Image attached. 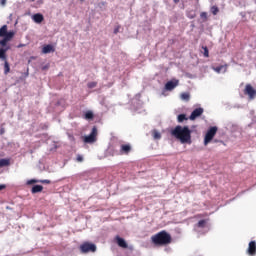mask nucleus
Returning a JSON list of instances; mask_svg holds the SVG:
<instances>
[{
	"label": "nucleus",
	"instance_id": "nucleus-1",
	"mask_svg": "<svg viewBox=\"0 0 256 256\" xmlns=\"http://www.w3.org/2000/svg\"><path fill=\"white\" fill-rule=\"evenodd\" d=\"M171 135L178 139L180 143L185 144L188 143L191 145V130L187 126H176L172 131Z\"/></svg>",
	"mask_w": 256,
	"mask_h": 256
},
{
	"label": "nucleus",
	"instance_id": "nucleus-2",
	"mask_svg": "<svg viewBox=\"0 0 256 256\" xmlns=\"http://www.w3.org/2000/svg\"><path fill=\"white\" fill-rule=\"evenodd\" d=\"M151 241L154 245H157L158 247H163V245H170V243L173 241V238L171 237V234H169L167 231L162 230L153 235L151 237Z\"/></svg>",
	"mask_w": 256,
	"mask_h": 256
},
{
	"label": "nucleus",
	"instance_id": "nucleus-3",
	"mask_svg": "<svg viewBox=\"0 0 256 256\" xmlns=\"http://www.w3.org/2000/svg\"><path fill=\"white\" fill-rule=\"evenodd\" d=\"M218 128L217 126H212L208 129L206 132V135L204 137V145L207 146L211 141H213L215 135H217Z\"/></svg>",
	"mask_w": 256,
	"mask_h": 256
},
{
	"label": "nucleus",
	"instance_id": "nucleus-4",
	"mask_svg": "<svg viewBox=\"0 0 256 256\" xmlns=\"http://www.w3.org/2000/svg\"><path fill=\"white\" fill-rule=\"evenodd\" d=\"M81 253H95L97 251V246L90 242H84L80 246Z\"/></svg>",
	"mask_w": 256,
	"mask_h": 256
},
{
	"label": "nucleus",
	"instance_id": "nucleus-5",
	"mask_svg": "<svg viewBox=\"0 0 256 256\" xmlns=\"http://www.w3.org/2000/svg\"><path fill=\"white\" fill-rule=\"evenodd\" d=\"M84 143H95L97 141V127H93L90 135L85 136L83 139Z\"/></svg>",
	"mask_w": 256,
	"mask_h": 256
},
{
	"label": "nucleus",
	"instance_id": "nucleus-6",
	"mask_svg": "<svg viewBox=\"0 0 256 256\" xmlns=\"http://www.w3.org/2000/svg\"><path fill=\"white\" fill-rule=\"evenodd\" d=\"M244 95H248L249 99H255L256 97V90H254L251 84H247L244 89Z\"/></svg>",
	"mask_w": 256,
	"mask_h": 256
},
{
	"label": "nucleus",
	"instance_id": "nucleus-7",
	"mask_svg": "<svg viewBox=\"0 0 256 256\" xmlns=\"http://www.w3.org/2000/svg\"><path fill=\"white\" fill-rule=\"evenodd\" d=\"M132 149L131 144H121L119 153L120 155H129Z\"/></svg>",
	"mask_w": 256,
	"mask_h": 256
},
{
	"label": "nucleus",
	"instance_id": "nucleus-8",
	"mask_svg": "<svg viewBox=\"0 0 256 256\" xmlns=\"http://www.w3.org/2000/svg\"><path fill=\"white\" fill-rule=\"evenodd\" d=\"M179 85V80L173 79L165 84L166 91H173Z\"/></svg>",
	"mask_w": 256,
	"mask_h": 256
},
{
	"label": "nucleus",
	"instance_id": "nucleus-9",
	"mask_svg": "<svg viewBox=\"0 0 256 256\" xmlns=\"http://www.w3.org/2000/svg\"><path fill=\"white\" fill-rule=\"evenodd\" d=\"M203 111V108L194 109L189 117L190 121H195L197 117H201V115H203Z\"/></svg>",
	"mask_w": 256,
	"mask_h": 256
},
{
	"label": "nucleus",
	"instance_id": "nucleus-10",
	"mask_svg": "<svg viewBox=\"0 0 256 256\" xmlns=\"http://www.w3.org/2000/svg\"><path fill=\"white\" fill-rule=\"evenodd\" d=\"M115 241H116L118 247H121L122 249H127L129 247L127 245V242L125 241V239L121 238L120 236H116Z\"/></svg>",
	"mask_w": 256,
	"mask_h": 256
},
{
	"label": "nucleus",
	"instance_id": "nucleus-11",
	"mask_svg": "<svg viewBox=\"0 0 256 256\" xmlns=\"http://www.w3.org/2000/svg\"><path fill=\"white\" fill-rule=\"evenodd\" d=\"M34 23L41 24L45 21V17L41 13H36L32 16Z\"/></svg>",
	"mask_w": 256,
	"mask_h": 256
},
{
	"label": "nucleus",
	"instance_id": "nucleus-12",
	"mask_svg": "<svg viewBox=\"0 0 256 256\" xmlns=\"http://www.w3.org/2000/svg\"><path fill=\"white\" fill-rule=\"evenodd\" d=\"M247 252H248V255H251V256L256 255V242L255 241H251L249 243Z\"/></svg>",
	"mask_w": 256,
	"mask_h": 256
},
{
	"label": "nucleus",
	"instance_id": "nucleus-13",
	"mask_svg": "<svg viewBox=\"0 0 256 256\" xmlns=\"http://www.w3.org/2000/svg\"><path fill=\"white\" fill-rule=\"evenodd\" d=\"M42 53H44V55H47V53H55V47L51 44L45 45L42 48Z\"/></svg>",
	"mask_w": 256,
	"mask_h": 256
},
{
	"label": "nucleus",
	"instance_id": "nucleus-14",
	"mask_svg": "<svg viewBox=\"0 0 256 256\" xmlns=\"http://www.w3.org/2000/svg\"><path fill=\"white\" fill-rule=\"evenodd\" d=\"M207 223H209V219L200 220L196 224V227H198L199 229H205V227H207Z\"/></svg>",
	"mask_w": 256,
	"mask_h": 256
},
{
	"label": "nucleus",
	"instance_id": "nucleus-15",
	"mask_svg": "<svg viewBox=\"0 0 256 256\" xmlns=\"http://www.w3.org/2000/svg\"><path fill=\"white\" fill-rule=\"evenodd\" d=\"M227 67H228V65L225 64V65H221V66L215 67V68H213V70L216 73H221V71H223V69H224V73H227Z\"/></svg>",
	"mask_w": 256,
	"mask_h": 256
},
{
	"label": "nucleus",
	"instance_id": "nucleus-16",
	"mask_svg": "<svg viewBox=\"0 0 256 256\" xmlns=\"http://www.w3.org/2000/svg\"><path fill=\"white\" fill-rule=\"evenodd\" d=\"M9 165H11L10 159H0V167H9Z\"/></svg>",
	"mask_w": 256,
	"mask_h": 256
},
{
	"label": "nucleus",
	"instance_id": "nucleus-17",
	"mask_svg": "<svg viewBox=\"0 0 256 256\" xmlns=\"http://www.w3.org/2000/svg\"><path fill=\"white\" fill-rule=\"evenodd\" d=\"M41 191H43V186L42 185H34L33 187H32V190H31V192L32 193H41Z\"/></svg>",
	"mask_w": 256,
	"mask_h": 256
},
{
	"label": "nucleus",
	"instance_id": "nucleus-18",
	"mask_svg": "<svg viewBox=\"0 0 256 256\" xmlns=\"http://www.w3.org/2000/svg\"><path fill=\"white\" fill-rule=\"evenodd\" d=\"M181 99L182 101H189L191 99V95L189 92H184L181 94Z\"/></svg>",
	"mask_w": 256,
	"mask_h": 256
},
{
	"label": "nucleus",
	"instance_id": "nucleus-19",
	"mask_svg": "<svg viewBox=\"0 0 256 256\" xmlns=\"http://www.w3.org/2000/svg\"><path fill=\"white\" fill-rule=\"evenodd\" d=\"M5 35H7V25H3L0 28V37H5Z\"/></svg>",
	"mask_w": 256,
	"mask_h": 256
},
{
	"label": "nucleus",
	"instance_id": "nucleus-20",
	"mask_svg": "<svg viewBox=\"0 0 256 256\" xmlns=\"http://www.w3.org/2000/svg\"><path fill=\"white\" fill-rule=\"evenodd\" d=\"M12 37H15V32L10 31V32H6L4 38H6L8 41H11Z\"/></svg>",
	"mask_w": 256,
	"mask_h": 256
},
{
	"label": "nucleus",
	"instance_id": "nucleus-21",
	"mask_svg": "<svg viewBox=\"0 0 256 256\" xmlns=\"http://www.w3.org/2000/svg\"><path fill=\"white\" fill-rule=\"evenodd\" d=\"M183 121H187V115L185 114L178 115V123H183Z\"/></svg>",
	"mask_w": 256,
	"mask_h": 256
},
{
	"label": "nucleus",
	"instance_id": "nucleus-22",
	"mask_svg": "<svg viewBox=\"0 0 256 256\" xmlns=\"http://www.w3.org/2000/svg\"><path fill=\"white\" fill-rule=\"evenodd\" d=\"M9 71H11V68L9 67V62L5 61V63H4V73H5V75H7V73H9Z\"/></svg>",
	"mask_w": 256,
	"mask_h": 256
},
{
	"label": "nucleus",
	"instance_id": "nucleus-23",
	"mask_svg": "<svg viewBox=\"0 0 256 256\" xmlns=\"http://www.w3.org/2000/svg\"><path fill=\"white\" fill-rule=\"evenodd\" d=\"M210 11H211L212 15H217V13H219V7H217V6H212V7L210 8Z\"/></svg>",
	"mask_w": 256,
	"mask_h": 256
},
{
	"label": "nucleus",
	"instance_id": "nucleus-24",
	"mask_svg": "<svg viewBox=\"0 0 256 256\" xmlns=\"http://www.w3.org/2000/svg\"><path fill=\"white\" fill-rule=\"evenodd\" d=\"M152 135L154 139H161V133H159L157 130H153Z\"/></svg>",
	"mask_w": 256,
	"mask_h": 256
},
{
	"label": "nucleus",
	"instance_id": "nucleus-25",
	"mask_svg": "<svg viewBox=\"0 0 256 256\" xmlns=\"http://www.w3.org/2000/svg\"><path fill=\"white\" fill-rule=\"evenodd\" d=\"M94 115L93 112L88 111L85 113V119H93Z\"/></svg>",
	"mask_w": 256,
	"mask_h": 256
},
{
	"label": "nucleus",
	"instance_id": "nucleus-26",
	"mask_svg": "<svg viewBox=\"0 0 256 256\" xmlns=\"http://www.w3.org/2000/svg\"><path fill=\"white\" fill-rule=\"evenodd\" d=\"M5 53H7V50L1 48L0 49V59H5Z\"/></svg>",
	"mask_w": 256,
	"mask_h": 256
},
{
	"label": "nucleus",
	"instance_id": "nucleus-27",
	"mask_svg": "<svg viewBox=\"0 0 256 256\" xmlns=\"http://www.w3.org/2000/svg\"><path fill=\"white\" fill-rule=\"evenodd\" d=\"M87 85L89 89H95V87H97V82H89Z\"/></svg>",
	"mask_w": 256,
	"mask_h": 256
},
{
	"label": "nucleus",
	"instance_id": "nucleus-28",
	"mask_svg": "<svg viewBox=\"0 0 256 256\" xmlns=\"http://www.w3.org/2000/svg\"><path fill=\"white\" fill-rule=\"evenodd\" d=\"M202 49L204 50V57H209V49L207 46H203Z\"/></svg>",
	"mask_w": 256,
	"mask_h": 256
},
{
	"label": "nucleus",
	"instance_id": "nucleus-29",
	"mask_svg": "<svg viewBox=\"0 0 256 256\" xmlns=\"http://www.w3.org/2000/svg\"><path fill=\"white\" fill-rule=\"evenodd\" d=\"M8 41H9L8 39L3 38L2 40H0V45H1L2 47H5V45H7V42H8Z\"/></svg>",
	"mask_w": 256,
	"mask_h": 256
},
{
	"label": "nucleus",
	"instance_id": "nucleus-30",
	"mask_svg": "<svg viewBox=\"0 0 256 256\" xmlns=\"http://www.w3.org/2000/svg\"><path fill=\"white\" fill-rule=\"evenodd\" d=\"M201 19H204V21H207V12H202L200 14Z\"/></svg>",
	"mask_w": 256,
	"mask_h": 256
},
{
	"label": "nucleus",
	"instance_id": "nucleus-31",
	"mask_svg": "<svg viewBox=\"0 0 256 256\" xmlns=\"http://www.w3.org/2000/svg\"><path fill=\"white\" fill-rule=\"evenodd\" d=\"M33 183H39V180H36V179L28 180L27 185H33Z\"/></svg>",
	"mask_w": 256,
	"mask_h": 256
},
{
	"label": "nucleus",
	"instance_id": "nucleus-32",
	"mask_svg": "<svg viewBox=\"0 0 256 256\" xmlns=\"http://www.w3.org/2000/svg\"><path fill=\"white\" fill-rule=\"evenodd\" d=\"M76 161H78V163L83 162V156L78 155L77 158H76Z\"/></svg>",
	"mask_w": 256,
	"mask_h": 256
},
{
	"label": "nucleus",
	"instance_id": "nucleus-33",
	"mask_svg": "<svg viewBox=\"0 0 256 256\" xmlns=\"http://www.w3.org/2000/svg\"><path fill=\"white\" fill-rule=\"evenodd\" d=\"M39 183H45L46 185L51 184V180H40Z\"/></svg>",
	"mask_w": 256,
	"mask_h": 256
},
{
	"label": "nucleus",
	"instance_id": "nucleus-34",
	"mask_svg": "<svg viewBox=\"0 0 256 256\" xmlns=\"http://www.w3.org/2000/svg\"><path fill=\"white\" fill-rule=\"evenodd\" d=\"M121 29V26H117L115 29H114V35H117V33H119V30Z\"/></svg>",
	"mask_w": 256,
	"mask_h": 256
},
{
	"label": "nucleus",
	"instance_id": "nucleus-35",
	"mask_svg": "<svg viewBox=\"0 0 256 256\" xmlns=\"http://www.w3.org/2000/svg\"><path fill=\"white\" fill-rule=\"evenodd\" d=\"M0 5H2V7H5V5H7V0H0Z\"/></svg>",
	"mask_w": 256,
	"mask_h": 256
},
{
	"label": "nucleus",
	"instance_id": "nucleus-36",
	"mask_svg": "<svg viewBox=\"0 0 256 256\" xmlns=\"http://www.w3.org/2000/svg\"><path fill=\"white\" fill-rule=\"evenodd\" d=\"M7 186L5 184H0V191H3Z\"/></svg>",
	"mask_w": 256,
	"mask_h": 256
},
{
	"label": "nucleus",
	"instance_id": "nucleus-37",
	"mask_svg": "<svg viewBox=\"0 0 256 256\" xmlns=\"http://www.w3.org/2000/svg\"><path fill=\"white\" fill-rule=\"evenodd\" d=\"M42 69L45 71V69H49V66H44Z\"/></svg>",
	"mask_w": 256,
	"mask_h": 256
},
{
	"label": "nucleus",
	"instance_id": "nucleus-38",
	"mask_svg": "<svg viewBox=\"0 0 256 256\" xmlns=\"http://www.w3.org/2000/svg\"><path fill=\"white\" fill-rule=\"evenodd\" d=\"M174 3H179V0H174Z\"/></svg>",
	"mask_w": 256,
	"mask_h": 256
},
{
	"label": "nucleus",
	"instance_id": "nucleus-39",
	"mask_svg": "<svg viewBox=\"0 0 256 256\" xmlns=\"http://www.w3.org/2000/svg\"><path fill=\"white\" fill-rule=\"evenodd\" d=\"M0 135H3V130H0Z\"/></svg>",
	"mask_w": 256,
	"mask_h": 256
},
{
	"label": "nucleus",
	"instance_id": "nucleus-40",
	"mask_svg": "<svg viewBox=\"0 0 256 256\" xmlns=\"http://www.w3.org/2000/svg\"><path fill=\"white\" fill-rule=\"evenodd\" d=\"M32 2L35 1V0H31Z\"/></svg>",
	"mask_w": 256,
	"mask_h": 256
}]
</instances>
